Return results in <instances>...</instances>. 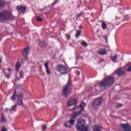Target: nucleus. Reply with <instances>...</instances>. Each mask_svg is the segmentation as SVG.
I'll list each match as a JSON object with an SVG mask.
<instances>
[{
    "mask_svg": "<svg viewBox=\"0 0 131 131\" xmlns=\"http://www.w3.org/2000/svg\"><path fill=\"white\" fill-rule=\"evenodd\" d=\"M98 54L101 56H104V55H107V50L106 49H100L98 51Z\"/></svg>",
    "mask_w": 131,
    "mask_h": 131,
    "instance_id": "12",
    "label": "nucleus"
},
{
    "mask_svg": "<svg viewBox=\"0 0 131 131\" xmlns=\"http://www.w3.org/2000/svg\"><path fill=\"white\" fill-rule=\"evenodd\" d=\"M47 129V125H42V130L45 131Z\"/></svg>",
    "mask_w": 131,
    "mask_h": 131,
    "instance_id": "29",
    "label": "nucleus"
},
{
    "mask_svg": "<svg viewBox=\"0 0 131 131\" xmlns=\"http://www.w3.org/2000/svg\"><path fill=\"white\" fill-rule=\"evenodd\" d=\"M117 54H115L114 56H111V60L113 61L114 63L117 62Z\"/></svg>",
    "mask_w": 131,
    "mask_h": 131,
    "instance_id": "18",
    "label": "nucleus"
},
{
    "mask_svg": "<svg viewBox=\"0 0 131 131\" xmlns=\"http://www.w3.org/2000/svg\"><path fill=\"white\" fill-rule=\"evenodd\" d=\"M81 43L83 47H88V43L84 41H82Z\"/></svg>",
    "mask_w": 131,
    "mask_h": 131,
    "instance_id": "28",
    "label": "nucleus"
},
{
    "mask_svg": "<svg viewBox=\"0 0 131 131\" xmlns=\"http://www.w3.org/2000/svg\"><path fill=\"white\" fill-rule=\"evenodd\" d=\"M37 21H41V18L39 16L37 17Z\"/></svg>",
    "mask_w": 131,
    "mask_h": 131,
    "instance_id": "35",
    "label": "nucleus"
},
{
    "mask_svg": "<svg viewBox=\"0 0 131 131\" xmlns=\"http://www.w3.org/2000/svg\"><path fill=\"white\" fill-rule=\"evenodd\" d=\"M23 75H24L23 72H20L19 74L20 78H23Z\"/></svg>",
    "mask_w": 131,
    "mask_h": 131,
    "instance_id": "32",
    "label": "nucleus"
},
{
    "mask_svg": "<svg viewBox=\"0 0 131 131\" xmlns=\"http://www.w3.org/2000/svg\"><path fill=\"white\" fill-rule=\"evenodd\" d=\"M126 17V19H127V17Z\"/></svg>",
    "mask_w": 131,
    "mask_h": 131,
    "instance_id": "47",
    "label": "nucleus"
},
{
    "mask_svg": "<svg viewBox=\"0 0 131 131\" xmlns=\"http://www.w3.org/2000/svg\"><path fill=\"white\" fill-rule=\"evenodd\" d=\"M7 70H8L9 72H12L13 71V69H11V68H8Z\"/></svg>",
    "mask_w": 131,
    "mask_h": 131,
    "instance_id": "40",
    "label": "nucleus"
},
{
    "mask_svg": "<svg viewBox=\"0 0 131 131\" xmlns=\"http://www.w3.org/2000/svg\"><path fill=\"white\" fill-rule=\"evenodd\" d=\"M5 111L6 112H8V111H10V109L6 108V109L5 110Z\"/></svg>",
    "mask_w": 131,
    "mask_h": 131,
    "instance_id": "42",
    "label": "nucleus"
},
{
    "mask_svg": "<svg viewBox=\"0 0 131 131\" xmlns=\"http://www.w3.org/2000/svg\"><path fill=\"white\" fill-rule=\"evenodd\" d=\"M81 35V30H78L76 31V38H78L79 36Z\"/></svg>",
    "mask_w": 131,
    "mask_h": 131,
    "instance_id": "22",
    "label": "nucleus"
},
{
    "mask_svg": "<svg viewBox=\"0 0 131 131\" xmlns=\"http://www.w3.org/2000/svg\"><path fill=\"white\" fill-rule=\"evenodd\" d=\"M121 107H122V104H118L116 106H115L116 108H121Z\"/></svg>",
    "mask_w": 131,
    "mask_h": 131,
    "instance_id": "31",
    "label": "nucleus"
},
{
    "mask_svg": "<svg viewBox=\"0 0 131 131\" xmlns=\"http://www.w3.org/2000/svg\"><path fill=\"white\" fill-rule=\"evenodd\" d=\"M28 54H29V47H26L23 52V55L24 57H27Z\"/></svg>",
    "mask_w": 131,
    "mask_h": 131,
    "instance_id": "15",
    "label": "nucleus"
},
{
    "mask_svg": "<svg viewBox=\"0 0 131 131\" xmlns=\"http://www.w3.org/2000/svg\"><path fill=\"white\" fill-rule=\"evenodd\" d=\"M124 69L125 71H128V72H131V62L127 63L124 67Z\"/></svg>",
    "mask_w": 131,
    "mask_h": 131,
    "instance_id": "14",
    "label": "nucleus"
},
{
    "mask_svg": "<svg viewBox=\"0 0 131 131\" xmlns=\"http://www.w3.org/2000/svg\"><path fill=\"white\" fill-rule=\"evenodd\" d=\"M101 22L102 23V24H101L102 28V29H103V30H105V29H107V24H106L105 21H104L103 20L101 21Z\"/></svg>",
    "mask_w": 131,
    "mask_h": 131,
    "instance_id": "20",
    "label": "nucleus"
},
{
    "mask_svg": "<svg viewBox=\"0 0 131 131\" xmlns=\"http://www.w3.org/2000/svg\"><path fill=\"white\" fill-rule=\"evenodd\" d=\"M20 67H21V64H20V62H17L15 66L16 71H19V69H20Z\"/></svg>",
    "mask_w": 131,
    "mask_h": 131,
    "instance_id": "24",
    "label": "nucleus"
},
{
    "mask_svg": "<svg viewBox=\"0 0 131 131\" xmlns=\"http://www.w3.org/2000/svg\"><path fill=\"white\" fill-rule=\"evenodd\" d=\"M24 96V95L22 93H20L19 94L17 95V90L15 89L13 92V94L11 97V100H12V101H15L16 97H17L18 99H22Z\"/></svg>",
    "mask_w": 131,
    "mask_h": 131,
    "instance_id": "8",
    "label": "nucleus"
},
{
    "mask_svg": "<svg viewBox=\"0 0 131 131\" xmlns=\"http://www.w3.org/2000/svg\"><path fill=\"white\" fill-rule=\"evenodd\" d=\"M103 61H104V59L101 58L100 61H98V63H101V62H103Z\"/></svg>",
    "mask_w": 131,
    "mask_h": 131,
    "instance_id": "36",
    "label": "nucleus"
},
{
    "mask_svg": "<svg viewBox=\"0 0 131 131\" xmlns=\"http://www.w3.org/2000/svg\"><path fill=\"white\" fill-rule=\"evenodd\" d=\"M93 131H102V126L96 125L93 127Z\"/></svg>",
    "mask_w": 131,
    "mask_h": 131,
    "instance_id": "17",
    "label": "nucleus"
},
{
    "mask_svg": "<svg viewBox=\"0 0 131 131\" xmlns=\"http://www.w3.org/2000/svg\"><path fill=\"white\" fill-rule=\"evenodd\" d=\"M16 108H17V104H14L13 106H12L11 108L9 109V111L10 112H12V111L16 112Z\"/></svg>",
    "mask_w": 131,
    "mask_h": 131,
    "instance_id": "25",
    "label": "nucleus"
},
{
    "mask_svg": "<svg viewBox=\"0 0 131 131\" xmlns=\"http://www.w3.org/2000/svg\"><path fill=\"white\" fill-rule=\"evenodd\" d=\"M1 122H6V118H5V116L2 114V118H1Z\"/></svg>",
    "mask_w": 131,
    "mask_h": 131,
    "instance_id": "27",
    "label": "nucleus"
},
{
    "mask_svg": "<svg viewBox=\"0 0 131 131\" xmlns=\"http://www.w3.org/2000/svg\"><path fill=\"white\" fill-rule=\"evenodd\" d=\"M124 131H131V127L130 125L128 124H123L122 123L119 125Z\"/></svg>",
    "mask_w": 131,
    "mask_h": 131,
    "instance_id": "10",
    "label": "nucleus"
},
{
    "mask_svg": "<svg viewBox=\"0 0 131 131\" xmlns=\"http://www.w3.org/2000/svg\"><path fill=\"white\" fill-rule=\"evenodd\" d=\"M5 6H6V2L4 1H0V9L5 8Z\"/></svg>",
    "mask_w": 131,
    "mask_h": 131,
    "instance_id": "21",
    "label": "nucleus"
},
{
    "mask_svg": "<svg viewBox=\"0 0 131 131\" xmlns=\"http://www.w3.org/2000/svg\"><path fill=\"white\" fill-rule=\"evenodd\" d=\"M84 107H85V103L84 102H82L80 104V106H76L73 109V111L79 112H75L72 114V118H71V120L66 122L65 123V126H66V127H69L70 128L72 127V125H73L74 124V122H75V118H76L77 116H79V115H80L83 109H84ZM79 110L80 111H79Z\"/></svg>",
    "mask_w": 131,
    "mask_h": 131,
    "instance_id": "1",
    "label": "nucleus"
},
{
    "mask_svg": "<svg viewBox=\"0 0 131 131\" xmlns=\"http://www.w3.org/2000/svg\"><path fill=\"white\" fill-rule=\"evenodd\" d=\"M17 105L21 106L22 105H23V100H22V99H19L17 101Z\"/></svg>",
    "mask_w": 131,
    "mask_h": 131,
    "instance_id": "26",
    "label": "nucleus"
},
{
    "mask_svg": "<svg viewBox=\"0 0 131 131\" xmlns=\"http://www.w3.org/2000/svg\"><path fill=\"white\" fill-rule=\"evenodd\" d=\"M76 58L77 61L79 59V57H78V55L77 54H76Z\"/></svg>",
    "mask_w": 131,
    "mask_h": 131,
    "instance_id": "41",
    "label": "nucleus"
},
{
    "mask_svg": "<svg viewBox=\"0 0 131 131\" xmlns=\"http://www.w3.org/2000/svg\"><path fill=\"white\" fill-rule=\"evenodd\" d=\"M82 15H84V12H81V13L77 14L76 15V19L78 20V19H79L80 18V17H81V16H82Z\"/></svg>",
    "mask_w": 131,
    "mask_h": 131,
    "instance_id": "23",
    "label": "nucleus"
},
{
    "mask_svg": "<svg viewBox=\"0 0 131 131\" xmlns=\"http://www.w3.org/2000/svg\"><path fill=\"white\" fill-rule=\"evenodd\" d=\"M103 38L106 40V41H108V38L106 36H103Z\"/></svg>",
    "mask_w": 131,
    "mask_h": 131,
    "instance_id": "38",
    "label": "nucleus"
},
{
    "mask_svg": "<svg viewBox=\"0 0 131 131\" xmlns=\"http://www.w3.org/2000/svg\"><path fill=\"white\" fill-rule=\"evenodd\" d=\"M77 72L78 73V75H80V72H79V71H77Z\"/></svg>",
    "mask_w": 131,
    "mask_h": 131,
    "instance_id": "43",
    "label": "nucleus"
},
{
    "mask_svg": "<svg viewBox=\"0 0 131 131\" xmlns=\"http://www.w3.org/2000/svg\"><path fill=\"white\" fill-rule=\"evenodd\" d=\"M55 4H57V0H55V2H54L53 3H52V6H55Z\"/></svg>",
    "mask_w": 131,
    "mask_h": 131,
    "instance_id": "37",
    "label": "nucleus"
},
{
    "mask_svg": "<svg viewBox=\"0 0 131 131\" xmlns=\"http://www.w3.org/2000/svg\"><path fill=\"white\" fill-rule=\"evenodd\" d=\"M15 18L12 15V13L8 11L4 10L0 12V21L3 22L4 21H9L11 19Z\"/></svg>",
    "mask_w": 131,
    "mask_h": 131,
    "instance_id": "4",
    "label": "nucleus"
},
{
    "mask_svg": "<svg viewBox=\"0 0 131 131\" xmlns=\"http://www.w3.org/2000/svg\"><path fill=\"white\" fill-rule=\"evenodd\" d=\"M55 69L57 71L60 72L61 75H64L68 73V72L67 71V68L63 64H58L55 68Z\"/></svg>",
    "mask_w": 131,
    "mask_h": 131,
    "instance_id": "6",
    "label": "nucleus"
},
{
    "mask_svg": "<svg viewBox=\"0 0 131 131\" xmlns=\"http://www.w3.org/2000/svg\"><path fill=\"white\" fill-rule=\"evenodd\" d=\"M79 29H82V28H83V27H82L81 25H80L79 26Z\"/></svg>",
    "mask_w": 131,
    "mask_h": 131,
    "instance_id": "39",
    "label": "nucleus"
},
{
    "mask_svg": "<svg viewBox=\"0 0 131 131\" xmlns=\"http://www.w3.org/2000/svg\"><path fill=\"white\" fill-rule=\"evenodd\" d=\"M2 61H3L2 58L1 57H0V63H2Z\"/></svg>",
    "mask_w": 131,
    "mask_h": 131,
    "instance_id": "44",
    "label": "nucleus"
},
{
    "mask_svg": "<svg viewBox=\"0 0 131 131\" xmlns=\"http://www.w3.org/2000/svg\"><path fill=\"white\" fill-rule=\"evenodd\" d=\"M125 70H124V67L120 68L115 72V73H116V74L119 76H123V75L125 74Z\"/></svg>",
    "mask_w": 131,
    "mask_h": 131,
    "instance_id": "9",
    "label": "nucleus"
},
{
    "mask_svg": "<svg viewBox=\"0 0 131 131\" xmlns=\"http://www.w3.org/2000/svg\"><path fill=\"white\" fill-rule=\"evenodd\" d=\"M72 83L71 82V78H69L67 83L62 90V95L64 98H67L70 96V94L72 92Z\"/></svg>",
    "mask_w": 131,
    "mask_h": 131,
    "instance_id": "3",
    "label": "nucleus"
},
{
    "mask_svg": "<svg viewBox=\"0 0 131 131\" xmlns=\"http://www.w3.org/2000/svg\"><path fill=\"white\" fill-rule=\"evenodd\" d=\"M85 126V121L82 119H79L77 120L76 127L78 131H88L89 130V127Z\"/></svg>",
    "mask_w": 131,
    "mask_h": 131,
    "instance_id": "5",
    "label": "nucleus"
},
{
    "mask_svg": "<svg viewBox=\"0 0 131 131\" xmlns=\"http://www.w3.org/2000/svg\"><path fill=\"white\" fill-rule=\"evenodd\" d=\"M76 103H77V99L74 98L72 100H70L68 103V106L70 107L71 106H73V105H76Z\"/></svg>",
    "mask_w": 131,
    "mask_h": 131,
    "instance_id": "13",
    "label": "nucleus"
},
{
    "mask_svg": "<svg viewBox=\"0 0 131 131\" xmlns=\"http://www.w3.org/2000/svg\"><path fill=\"white\" fill-rule=\"evenodd\" d=\"M39 45L41 48H45L47 47V43L45 41H39Z\"/></svg>",
    "mask_w": 131,
    "mask_h": 131,
    "instance_id": "19",
    "label": "nucleus"
},
{
    "mask_svg": "<svg viewBox=\"0 0 131 131\" xmlns=\"http://www.w3.org/2000/svg\"><path fill=\"white\" fill-rule=\"evenodd\" d=\"M44 65L46 68L47 74L50 75L51 74V71H50V69H49V62L45 63Z\"/></svg>",
    "mask_w": 131,
    "mask_h": 131,
    "instance_id": "16",
    "label": "nucleus"
},
{
    "mask_svg": "<svg viewBox=\"0 0 131 131\" xmlns=\"http://www.w3.org/2000/svg\"><path fill=\"white\" fill-rule=\"evenodd\" d=\"M126 17H127V18H126V20H128V19H129V17H128V16H126Z\"/></svg>",
    "mask_w": 131,
    "mask_h": 131,
    "instance_id": "45",
    "label": "nucleus"
},
{
    "mask_svg": "<svg viewBox=\"0 0 131 131\" xmlns=\"http://www.w3.org/2000/svg\"><path fill=\"white\" fill-rule=\"evenodd\" d=\"M66 36L67 39H70V35H68V34H66Z\"/></svg>",
    "mask_w": 131,
    "mask_h": 131,
    "instance_id": "34",
    "label": "nucleus"
},
{
    "mask_svg": "<svg viewBox=\"0 0 131 131\" xmlns=\"http://www.w3.org/2000/svg\"><path fill=\"white\" fill-rule=\"evenodd\" d=\"M102 102H103V98L100 97L96 98L92 104L93 108L94 109H99V107L101 106Z\"/></svg>",
    "mask_w": 131,
    "mask_h": 131,
    "instance_id": "7",
    "label": "nucleus"
},
{
    "mask_svg": "<svg viewBox=\"0 0 131 131\" xmlns=\"http://www.w3.org/2000/svg\"><path fill=\"white\" fill-rule=\"evenodd\" d=\"M115 82V80L114 77L109 76L107 78L104 79L102 82L99 83L100 88H103V89H106V88H109L111 86L113 83Z\"/></svg>",
    "mask_w": 131,
    "mask_h": 131,
    "instance_id": "2",
    "label": "nucleus"
},
{
    "mask_svg": "<svg viewBox=\"0 0 131 131\" xmlns=\"http://www.w3.org/2000/svg\"><path fill=\"white\" fill-rule=\"evenodd\" d=\"M16 8L18 12L23 13V14H25V11H26V9H27L26 6L21 5L17 6Z\"/></svg>",
    "mask_w": 131,
    "mask_h": 131,
    "instance_id": "11",
    "label": "nucleus"
},
{
    "mask_svg": "<svg viewBox=\"0 0 131 131\" xmlns=\"http://www.w3.org/2000/svg\"><path fill=\"white\" fill-rule=\"evenodd\" d=\"M4 75H5L6 78H10V73L7 74L6 73H4Z\"/></svg>",
    "mask_w": 131,
    "mask_h": 131,
    "instance_id": "30",
    "label": "nucleus"
},
{
    "mask_svg": "<svg viewBox=\"0 0 131 131\" xmlns=\"http://www.w3.org/2000/svg\"><path fill=\"white\" fill-rule=\"evenodd\" d=\"M8 130V129L6 128L5 127H2V131H7Z\"/></svg>",
    "mask_w": 131,
    "mask_h": 131,
    "instance_id": "33",
    "label": "nucleus"
},
{
    "mask_svg": "<svg viewBox=\"0 0 131 131\" xmlns=\"http://www.w3.org/2000/svg\"><path fill=\"white\" fill-rule=\"evenodd\" d=\"M45 10V8H43L42 9H40V11H43Z\"/></svg>",
    "mask_w": 131,
    "mask_h": 131,
    "instance_id": "46",
    "label": "nucleus"
}]
</instances>
